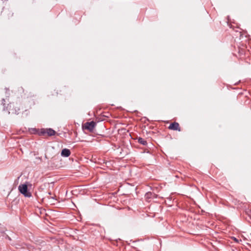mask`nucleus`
<instances>
[{
    "mask_svg": "<svg viewBox=\"0 0 251 251\" xmlns=\"http://www.w3.org/2000/svg\"><path fill=\"white\" fill-rule=\"evenodd\" d=\"M45 158H47V155H45Z\"/></svg>",
    "mask_w": 251,
    "mask_h": 251,
    "instance_id": "obj_13",
    "label": "nucleus"
},
{
    "mask_svg": "<svg viewBox=\"0 0 251 251\" xmlns=\"http://www.w3.org/2000/svg\"><path fill=\"white\" fill-rule=\"evenodd\" d=\"M5 100L4 99H2V103L1 104L5 107Z\"/></svg>",
    "mask_w": 251,
    "mask_h": 251,
    "instance_id": "obj_11",
    "label": "nucleus"
},
{
    "mask_svg": "<svg viewBox=\"0 0 251 251\" xmlns=\"http://www.w3.org/2000/svg\"><path fill=\"white\" fill-rule=\"evenodd\" d=\"M250 212L251 213V211H250Z\"/></svg>",
    "mask_w": 251,
    "mask_h": 251,
    "instance_id": "obj_14",
    "label": "nucleus"
},
{
    "mask_svg": "<svg viewBox=\"0 0 251 251\" xmlns=\"http://www.w3.org/2000/svg\"><path fill=\"white\" fill-rule=\"evenodd\" d=\"M169 129L173 130H177L178 131H181L180 127L179 126V125L178 123L174 122L170 125L168 127Z\"/></svg>",
    "mask_w": 251,
    "mask_h": 251,
    "instance_id": "obj_4",
    "label": "nucleus"
},
{
    "mask_svg": "<svg viewBox=\"0 0 251 251\" xmlns=\"http://www.w3.org/2000/svg\"><path fill=\"white\" fill-rule=\"evenodd\" d=\"M47 129H41L39 135H44L47 134Z\"/></svg>",
    "mask_w": 251,
    "mask_h": 251,
    "instance_id": "obj_8",
    "label": "nucleus"
},
{
    "mask_svg": "<svg viewBox=\"0 0 251 251\" xmlns=\"http://www.w3.org/2000/svg\"><path fill=\"white\" fill-rule=\"evenodd\" d=\"M47 134L48 136H51L55 135L56 132L52 128H47Z\"/></svg>",
    "mask_w": 251,
    "mask_h": 251,
    "instance_id": "obj_6",
    "label": "nucleus"
},
{
    "mask_svg": "<svg viewBox=\"0 0 251 251\" xmlns=\"http://www.w3.org/2000/svg\"><path fill=\"white\" fill-rule=\"evenodd\" d=\"M96 125V123L94 121L90 122H86L84 126V128L88 130L90 132L93 131L94 128Z\"/></svg>",
    "mask_w": 251,
    "mask_h": 251,
    "instance_id": "obj_3",
    "label": "nucleus"
},
{
    "mask_svg": "<svg viewBox=\"0 0 251 251\" xmlns=\"http://www.w3.org/2000/svg\"><path fill=\"white\" fill-rule=\"evenodd\" d=\"M71 154V151H70V150L68 149H64L62 150L61 151V155L62 156H63V157H68Z\"/></svg>",
    "mask_w": 251,
    "mask_h": 251,
    "instance_id": "obj_5",
    "label": "nucleus"
},
{
    "mask_svg": "<svg viewBox=\"0 0 251 251\" xmlns=\"http://www.w3.org/2000/svg\"><path fill=\"white\" fill-rule=\"evenodd\" d=\"M55 159V157H53L51 158V160H50V161H49L48 162V164H50L51 163V162L53 161H54V160Z\"/></svg>",
    "mask_w": 251,
    "mask_h": 251,
    "instance_id": "obj_10",
    "label": "nucleus"
},
{
    "mask_svg": "<svg viewBox=\"0 0 251 251\" xmlns=\"http://www.w3.org/2000/svg\"><path fill=\"white\" fill-rule=\"evenodd\" d=\"M20 110V109L19 107H18V106H15V110H14L15 114H18L19 113Z\"/></svg>",
    "mask_w": 251,
    "mask_h": 251,
    "instance_id": "obj_9",
    "label": "nucleus"
},
{
    "mask_svg": "<svg viewBox=\"0 0 251 251\" xmlns=\"http://www.w3.org/2000/svg\"><path fill=\"white\" fill-rule=\"evenodd\" d=\"M19 191L23 194L25 197H30L31 194L27 191V186L26 184H21L18 187Z\"/></svg>",
    "mask_w": 251,
    "mask_h": 251,
    "instance_id": "obj_1",
    "label": "nucleus"
},
{
    "mask_svg": "<svg viewBox=\"0 0 251 251\" xmlns=\"http://www.w3.org/2000/svg\"><path fill=\"white\" fill-rule=\"evenodd\" d=\"M137 139H138V143H139L140 144H141L144 146L147 145V144H148L147 142L144 139H143L141 137H139Z\"/></svg>",
    "mask_w": 251,
    "mask_h": 251,
    "instance_id": "obj_7",
    "label": "nucleus"
},
{
    "mask_svg": "<svg viewBox=\"0 0 251 251\" xmlns=\"http://www.w3.org/2000/svg\"><path fill=\"white\" fill-rule=\"evenodd\" d=\"M151 193H147L146 196H147V198H148L150 197V195H151Z\"/></svg>",
    "mask_w": 251,
    "mask_h": 251,
    "instance_id": "obj_12",
    "label": "nucleus"
},
{
    "mask_svg": "<svg viewBox=\"0 0 251 251\" xmlns=\"http://www.w3.org/2000/svg\"><path fill=\"white\" fill-rule=\"evenodd\" d=\"M1 15L4 19L9 20L13 16V13L9 9L3 8Z\"/></svg>",
    "mask_w": 251,
    "mask_h": 251,
    "instance_id": "obj_2",
    "label": "nucleus"
}]
</instances>
